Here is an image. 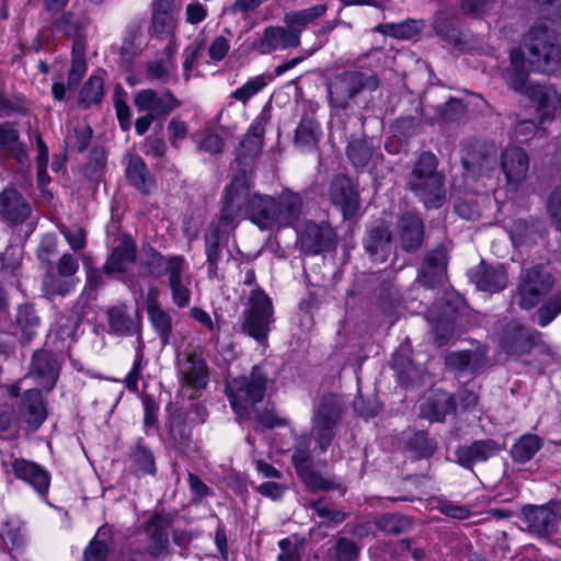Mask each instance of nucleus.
Instances as JSON below:
<instances>
[{
    "instance_id": "f257e3e1",
    "label": "nucleus",
    "mask_w": 561,
    "mask_h": 561,
    "mask_svg": "<svg viewBox=\"0 0 561 561\" xmlns=\"http://www.w3.org/2000/svg\"><path fill=\"white\" fill-rule=\"evenodd\" d=\"M251 178L244 171H239L225 188L224 205L220 221L230 225L242 213L261 229L275 228V197L255 193L251 196Z\"/></svg>"
},
{
    "instance_id": "f03ea898",
    "label": "nucleus",
    "mask_w": 561,
    "mask_h": 561,
    "mask_svg": "<svg viewBox=\"0 0 561 561\" xmlns=\"http://www.w3.org/2000/svg\"><path fill=\"white\" fill-rule=\"evenodd\" d=\"M437 158L432 152H423L409 179V187L426 208H439L446 198L444 175L437 171Z\"/></svg>"
},
{
    "instance_id": "7ed1b4c3",
    "label": "nucleus",
    "mask_w": 561,
    "mask_h": 561,
    "mask_svg": "<svg viewBox=\"0 0 561 561\" xmlns=\"http://www.w3.org/2000/svg\"><path fill=\"white\" fill-rule=\"evenodd\" d=\"M528 65L541 72L554 71L561 65V44L556 32L543 24L533 26L519 48Z\"/></svg>"
},
{
    "instance_id": "20e7f679",
    "label": "nucleus",
    "mask_w": 561,
    "mask_h": 561,
    "mask_svg": "<svg viewBox=\"0 0 561 561\" xmlns=\"http://www.w3.org/2000/svg\"><path fill=\"white\" fill-rule=\"evenodd\" d=\"M510 58L511 68L506 73L507 84L516 92L527 95L537 103V110L541 113V123H543L554 110L553 101L557 96V91L551 87L542 84H527L528 75L524 68L526 58L520 50H512Z\"/></svg>"
},
{
    "instance_id": "39448f33",
    "label": "nucleus",
    "mask_w": 561,
    "mask_h": 561,
    "mask_svg": "<svg viewBox=\"0 0 561 561\" xmlns=\"http://www.w3.org/2000/svg\"><path fill=\"white\" fill-rule=\"evenodd\" d=\"M267 377L255 366L250 375L234 378L227 385V396L236 414L245 419L249 416L250 407H254L264 398Z\"/></svg>"
},
{
    "instance_id": "423d86ee",
    "label": "nucleus",
    "mask_w": 561,
    "mask_h": 561,
    "mask_svg": "<svg viewBox=\"0 0 561 561\" xmlns=\"http://www.w3.org/2000/svg\"><path fill=\"white\" fill-rule=\"evenodd\" d=\"M378 85L379 80L371 71H344L329 82V99L333 106L345 108L354 96L365 90L374 91Z\"/></svg>"
},
{
    "instance_id": "0eeeda50",
    "label": "nucleus",
    "mask_w": 561,
    "mask_h": 561,
    "mask_svg": "<svg viewBox=\"0 0 561 561\" xmlns=\"http://www.w3.org/2000/svg\"><path fill=\"white\" fill-rule=\"evenodd\" d=\"M554 284L552 274L543 264H535L522 270L516 289L517 304L529 310L551 290Z\"/></svg>"
},
{
    "instance_id": "6e6552de",
    "label": "nucleus",
    "mask_w": 561,
    "mask_h": 561,
    "mask_svg": "<svg viewBox=\"0 0 561 561\" xmlns=\"http://www.w3.org/2000/svg\"><path fill=\"white\" fill-rule=\"evenodd\" d=\"M241 331L259 342L267 339L273 322L271 299L261 290L253 289L249 296V308L243 311Z\"/></svg>"
},
{
    "instance_id": "1a4fd4ad",
    "label": "nucleus",
    "mask_w": 561,
    "mask_h": 561,
    "mask_svg": "<svg viewBox=\"0 0 561 561\" xmlns=\"http://www.w3.org/2000/svg\"><path fill=\"white\" fill-rule=\"evenodd\" d=\"M341 419V409L333 398L323 399L318 408L312 422L311 437L314 439L319 451L324 453L330 447L334 436V427Z\"/></svg>"
},
{
    "instance_id": "9d476101",
    "label": "nucleus",
    "mask_w": 561,
    "mask_h": 561,
    "mask_svg": "<svg viewBox=\"0 0 561 561\" xmlns=\"http://www.w3.org/2000/svg\"><path fill=\"white\" fill-rule=\"evenodd\" d=\"M175 514L165 511H156L144 524V530L149 538L148 553L158 558L169 553L168 529L173 524Z\"/></svg>"
},
{
    "instance_id": "9b49d317",
    "label": "nucleus",
    "mask_w": 561,
    "mask_h": 561,
    "mask_svg": "<svg viewBox=\"0 0 561 561\" xmlns=\"http://www.w3.org/2000/svg\"><path fill=\"white\" fill-rule=\"evenodd\" d=\"M134 105L138 112L148 113L156 118H164L178 108L181 102L169 90L158 92L153 89H142L135 94Z\"/></svg>"
},
{
    "instance_id": "f8f14e48",
    "label": "nucleus",
    "mask_w": 561,
    "mask_h": 561,
    "mask_svg": "<svg viewBox=\"0 0 561 561\" xmlns=\"http://www.w3.org/2000/svg\"><path fill=\"white\" fill-rule=\"evenodd\" d=\"M522 513L528 530L539 537L554 534L561 519V513L552 504L525 505Z\"/></svg>"
},
{
    "instance_id": "ddd939ff",
    "label": "nucleus",
    "mask_w": 561,
    "mask_h": 561,
    "mask_svg": "<svg viewBox=\"0 0 561 561\" xmlns=\"http://www.w3.org/2000/svg\"><path fill=\"white\" fill-rule=\"evenodd\" d=\"M298 243L306 254H319L334 247L335 233L329 224L306 221L298 232Z\"/></svg>"
},
{
    "instance_id": "4468645a",
    "label": "nucleus",
    "mask_w": 561,
    "mask_h": 561,
    "mask_svg": "<svg viewBox=\"0 0 561 561\" xmlns=\"http://www.w3.org/2000/svg\"><path fill=\"white\" fill-rule=\"evenodd\" d=\"M178 369L183 387L201 390L208 383V368L204 357L196 352H185L178 357Z\"/></svg>"
},
{
    "instance_id": "2eb2a0df",
    "label": "nucleus",
    "mask_w": 561,
    "mask_h": 561,
    "mask_svg": "<svg viewBox=\"0 0 561 561\" xmlns=\"http://www.w3.org/2000/svg\"><path fill=\"white\" fill-rule=\"evenodd\" d=\"M106 318L111 334L131 336L140 332L141 316L137 308L119 304L107 309Z\"/></svg>"
},
{
    "instance_id": "dca6fc26",
    "label": "nucleus",
    "mask_w": 561,
    "mask_h": 561,
    "mask_svg": "<svg viewBox=\"0 0 561 561\" xmlns=\"http://www.w3.org/2000/svg\"><path fill=\"white\" fill-rule=\"evenodd\" d=\"M299 45L300 41L297 39V35L288 32L286 26H267L252 42L251 47L261 55H267L276 50L298 47Z\"/></svg>"
},
{
    "instance_id": "f3484780",
    "label": "nucleus",
    "mask_w": 561,
    "mask_h": 561,
    "mask_svg": "<svg viewBox=\"0 0 561 561\" xmlns=\"http://www.w3.org/2000/svg\"><path fill=\"white\" fill-rule=\"evenodd\" d=\"M59 376V366L55 357L46 351H36L33 354L26 378L49 392L54 389Z\"/></svg>"
},
{
    "instance_id": "a211bd4d",
    "label": "nucleus",
    "mask_w": 561,
    "mask_h": 561,
    "mask_svg": "<svg viewBox=\"0 0 561 561\" xmlns=\"http://www.w3.org/2000/svg\"><path fill=\"white\" fill-rule=\"evenodd\" d=\"M330 198L344 218L353 217L359 207L358 192L346 175H336L330 185Z\"/></svg>"
},
{
    "instance_id": "6ab92c4d",
    "label": "nucleus",
    "mask_w": 561,
    "mask_h": 561,
    "mask_svg": "<svg viewBox=\"0 0 561 561\" xmlns=\"http://www.w3.org/2000/svg\"><path fill=\"white\" fill-rule=\"evenodd\" d=\"M47 417V409L39 389L23 392L19 405V419L31 431H37Z\"/></svg>"
},
{
    "instance_id": "aec40b11",
    "label": "nucleus",
    "mask_w": 561,
    "mask_h": 561,
    "mask_svg": "<svg viewBox=\"0 0 561 561\" xmlns=\"http://www.w3.org/2000/svg\"><path fill=\"white\" fill-rule=\"evenodd\" d=\"M501 168L507 184L517 187L527 176L529 159L524 149L518 147L506 148L501 157Z\"/></svg>"
},
{
    "instance_id": "412c9836",
    "label": "nucleus",
    "mask_w": 561,
    "mask_h": 561,
    "mask_svg": "<svg viewBox=\"0 0 561 561\" xmlns=\"http://www.w3.org/2000/svg\"><path fill=\"white\" fill-rule=\"evenodd\" d=\"M32 213L26 198L14 187H7L0 194V215L13 225L24 222Z\"/></svg>"
},
{
    "instance_id": "4be33fe9",
    "label": "nucleus",
    "mask_w": 561,
    "mask_h": 561,
    "mask_svg": "<svg viewBox=\"0 0 561 561\" xmlns=\"http://www.w3.org/2000/svg\"><path fill=\"white\" fill-rule=\"evenodd\" d=\"M14 476L31 485L38 494L45 495L50 485V476L39 465L19 458L12 462Z\"/></svg>"
},
{
    "instance_id": "5701e85b",
    "label": "nucleus",
    "mask_w": 561,
    "mask_h": 561,
    "mask_svg": "<svg viewBox=\"0 0 561 561\" xmlns=\"http://www.w3.org/2000/svg\"><path fill=\"white\" fill-rule=\"evenodd\" d=\"M500 450L501 447L495 440L481 439L470 445L459 446L455 451V456L461 467L472 469L474 463L486 461Z\"/></svg>"
},
{
    "instance_id": "b1692460",
    "label": "nucleus",
    "mask_w": 561,
    "mask_h": 561,
    "mask_svg": "<svg viewBox=\"0 0 561 561\" xmlns=\"http://www.w3.org/2000/svg\"><path fill=\"white\" fill-rule=\"evenodd\" d=\"M275 228L294 226L302 213V198L298 193L284 191L275 197Z\"/></svg>"
},
{
    "instance_id": "393cba45",
    "label": "nucleus",
    "mask_w": 561,
    "mask_h": 561,
    "mask_svg": "<svg viewBox=\"0 0 561 561\" xmlns=\"http://www.w3.org/2000/svg\"><path fill=\"white\" fill-rule=\"evenodd\" d=\"M479 290L491 294L503 290L508 284L507 272L504 265H488L481 262L471 276Z\"/></svg>"
},
{
    "instance_id": "a878e982",
    "label": "nucleus",
    "mask_w": 561,
    "mask_h": 561,
    "mask_svg": "<svg viewBox=\"0 0 561 561\" xmlns=\"http://www.w3.org/2000/svg\"><path fill=\"white\" fill-rule=\"evenodd\" d=\"M447 256L442 248H437L424 257L417 282L425 287L434 288L443 284L446 276Z\"/></svg>"
},
{
    "instance_id": "bb28decb",
    "label": "nucleus",
    "mask_w": 561,
    "mask_h": 561,
    "mask_svg": "<svg viewBox=\"0 0 561 561\" xmlns=\"http://www.w3.org/2000/svg\"><path fill=\"white\" fill-rule=\"evenodd\" d=\"M398 234L403 250L416 251L423 241V221L414 214L405 213L398 220Z\"/></svg>"
},
{
    "instance_id": "cd10ccee",
    "label": "nucleus",
    "mask_w": 561,
    "mask_h": 561,
    "mask_svg": "<svg viewBox=\"0 0 561 561\" xmlns=\"http://www.w3.org/2000/svg\"><path fill=\"white\" fill-rule=\"evenodd\" d=\"M0 152L14 157L21 164L27 161V149L20 139V131L15 123L3 122L0 124Z\"/></svg>"
},
{
    "instance_id": "c85d7f7f",
    "label": "nucleus",
    "mask_w": 561,
    "mask_h": 561,
    "mask_svg": "<svg viewBox=\"0 0 561 561\" xmlns=\"http://www.w3.org/2000/svg\"><path fill=\"white\" fill-rule=\"evenodd\" d=\"M136 252L133 239L129 236H124L107 257L103 265V272L108 275L124 272L127 264L136 261Z\"/></svg>"
},
{
    "instance_id": "c756f323",
    "label": "nucleus",
    "mask_w": 561,
    "mask_h": 561,
    "mask_svg": "<svg viewBox=\"0 0 561 561\" xmlns=\"http://www.w3.org/2000/svg\"><path fill=\"white\" fill-rule=\"evenodd\" d=\"M168 277L169 288L171 290L172 301L179 308L188 306L191 301V276L187 271L186 261L175 268H172Z\"/></svg>"
},
{
    "instance_id": "7c9ffc66",
    "label": "nucleus",
    "mask_w": 561,
    "mask_h": 561,
    "mask_svg": "<svg viewBox=\"0 0 561 561\" xmlns=\"http://www.w3.org/2000/svg\"><path fill=\"white\" fill-rule=\"evenodd\" d=\"M391 232L380 224L371 228L365 241V248L375 261L385 262L391 251Z\"/></svg>"
},
{
    "instance_id": "2f4dec72",
    "label": "nucleus",
    "mask_w": 561,
    "mask_h": 561,
    "mask_svg": "<svg viewBox=\"0 0 561 561\" xmlns=\"http://www.w3.org/2000/svg\"><path fill=\"white\" fill-rule=\"evenodd\" d=\"M152 290L149 291V299L147 305L148 318L157 332L163 345L169 344L172 335V318L157 301L152 298Z\"/></svg>"
},
{
    "instance_id": "473e14b6",
    "label": "nucleus",
    "mask_w": 561,
    "mask_h": 561,
    "mask_svg": "<svg viewBox=\"0 0 561 561\" xmlns=\"http://www.w3.org/2000/svg\"><path fill=\"white\" fill-rule=\"evenodd\" d=\"M325 4H317L304 10L291 11L284 15V23L288 32H293L297 35V39L300 41L302 30L311 22L322 16L327 12Z\"/></svg>"
},
{
    "instance_id": "72a5a7b5",
    "label": "nucleus",
    "mask_w": 561,
    "mask_h": 561,
    "mask_svg": "<svg viewBox=\"0 0 561 561\" xmlns=\"http://www.w3.org/2000/svg\"><path fill=\"white\" fill-rule=\"evenodd\" d=\"M185 262L182 255L163 256L157 250L150 248L146 252L145 266L153 277L170 276L172 268L181 266Z\"/></svg>"
},
{
    "instance_id": "f704fd0d",
    "label": "nucleus",
    "mask_w": 561,
    "mask_h": 561,
    "mask_svg": "<svg viewBox=\"0 0 561 561\" xmlns=\"http://www.w3.org/2000/svg\"><path fill=\"white\" fill-rule=\"evenodd\" d=\"M126 176L129 183L144 194H149L154 186V179L139 156L129 158Z\"/></svg>"
},
{
    "instance_id": "c9c22d12",
    "label": "nucleus",
    "mask_w": 561,
    "mask_h": 561,
    "mask_svg": "<svg viewBox=\"0 0 561 561\" xmlns=\"http://www.w3.org/2000/svg\"><path fill=\"white\" fill-rule=\"evenodd\" d=\"M104 98V77L103 71H98L89 77L82 84L79 95L78 105L82 108H89L99 105Z\"/></svg>"
},
{
    "instance_id": "e433bc0d",
    "label": "nucleus",
    "mask_w": 561,
    "mask_h": 561,
    "mask_svg": "<svg viewBox=\"0 0 561 561\" xmlns=\"http://www.w3.org/2000/svg\"><path fill=\"white\" fill-rule=\"evenodd\" d=\"M321 135L320 126L311 118H302L295 131V146L302 151L313 150Z\"/></svg>"
},
{
    "instance_id": "4c0bfd02",
    "label": "nucleus",
    "mask_w": 561,
    "mask_h": 561,
    "mask_svg": "<svg viewBox=\"0 0 561 561\" xmlns=\"http://www.w3.org/2000/svg\"><path fill=\"white\" fill-rule=\"evenodd\" d=\"M542 440L535 434L523 435L511 449L512 459L518 463H526L541 449Z\"/></svg>"
},
{
    "instance_id": "58836bf2",
    "label": "nucleus",
    "mask_w": 561,
    "mask_h": 561,
    "mask_svg": "<svg viewBox=\"0 0 561 561\" xmlns=\"http://www.w3.org/2000/svg\"><path fill=\"white\" fill-rule=\"evenodd\" d=\"M446 363L460 371H476L485 363V356L479 351H461L450 353L446 357Z\"/></svg>"
},
{
    "instance_id": "ea45409f",
    "label": "nucleus",
    "mask_w": 561,
    "mask_h": 561,
    "mask_svg": "<svg viewBox=\"0 0 561 561\" xmlns=\"http://www.w3.org/2000/svg\"><path fill=\"white\" fill-rule=\"evenodd\" d=\"M16 325L21 331L22 340L24 342H30L35 335H37L41 320L33 306L24 305L19 308Z\"/></svg>"
},
{
    "instance_id": "a19ab883",
    "label": "nucleus",
    "mask_w": 561,
    "mask_h": 561,
    "mask_svg": "<svg viewBox=\"0 0 561 561\" xmlns=\"http://www.w3.org/2000/svg\"><path fill=\"white\" fill-rule=\"evenodd\" d=\"M529 331L517 324H511L503 340V347L507 353L522 354L530 347Z\"/></svg>"
},
{
    "instance_id": "79ce46f5",
    "label": "nucleus",
    "mask_w": 561,
    "mask_h": 561,
    "mask_svg": "<svg viewBox=\"0 0 561 561\" xmlns=\"http://www.w3.org/2000/svg\"><path fill=\"white\" fill-rule=\"evenodd\" d=\"M169 435L179 447H186L191 443L192 428L183 411L176 410L170 415Z\"/></svg>"
},
{
    "instance_id": "37998d69",
    "label": "nucleus",
    "mask_w": 561,
    "mask_h": 561,
    "mask_svg": "<svg viewBox=\"0 0 561 561\" xmlns=\"http://www.w3.org/2000/svg\"><path fill=\"white\" fill-rule=\"evenodd\" d=\"M376 526L386 535L399 536L411 529L412 520L401 514L388 513L377 518Z\"/></svg>"
},
{
    "instance_id": "c03bdc74",
    "label": "nucleus",
    "mask_w": 561,
    "mask_h": 561,
    "mask_svg": "<svg viewBox=\"0 0 561 561\" xmlns=\"http://www.w3.org/2000/svg\"><path fill=\"white\" fill-rule=\"evenodd\" d=\"M373 151L374 146L371 139L356 138L348 144L346 154L356 168H363L370 161Z\"/></svg>"
},
{
    "instance_id": "a18cd8bd",
    "label": "nucleus",
    "mask_w": 561,
    "mask_h": 561,
    "mask_svg": "<svg viewBox=\"0 0 561 561\" xmlns=\"http://www.w3.org/2000/svg\"><path fill=\"white\" fill-rule=\"evenodd\" d=\"M131 466L138 476L154 474L156 463L151 450L138 443L129 455Z\"/></svg>"
},
{
    "instance_id": "49530a36",
    "label": "nucleus",
    "mask_w": 561,
    "mask_h": 561,
    "mask_svg": "<svg viewBox=\"0 0 561 561\" xmlns=\"http://www.w3.org/2000/svg\"><path fill=\"white\" fill-rule=\"evenodd\" d=\"M153 32L158 36L172 35L175 27L173 14L163 9L162 0H156L153 4L152 15Z\"/></svg>"
},
{
    "instance_id": "de8ad7c7",
    "label": "nucleus",
    "mask_w": 561,
    "mask_h": 561,
    "mask_svg": "<svg viewBox=\"0 0 561 561\" xmlns=\"http://www.w3.org/2000/svg\"><path fill=\"white\" fill-rule=\"evenodd\" d=\"M222 249L217 231L205 236V254L207 256V268L209 278L219 277L218 263L221 260Z\"/></svg>"
},
{
    "instance_id": "09e8293b",
    "label": "nucleus",
    "mask_w": 561,
    "mask_h": 561,
    "mask_svg": "<svg viewBox=\"0 0 561 561\" xmlns=\"http://www.w3.org/2000/svg\"><path fill=\"white\" fill-rule=\"evenodd\" d=\"M272 77L260 75L249 79L243 85L231 92V98L247 103L252 96L262 91L271 81Z\"/></svg>"
},
{
    "instance_id": "8fccbe9b",
    "label": "nucleus",
    "mask_w": 561,
    "mask_h": 561,
    "mask_svg": "<svg viewBox=\"0 0 561 561\" xmlns=\"http://www.w3.org/2000/svg\"><path fill=\"white\" fill-rule=\"evenodd\" d=\"M77 283L76 278L48 274L44 279V287L49 296H65L75 289Z\"/></svg>"
},
{
    "instance_id": "3c124183",
    "label": "nucleus",
    "mask_w": 561,
    "mask_h": 561,
    "mask_svg": "<svg viewBox=\"0 0 561 561\" xmlns=\"http://www.w3.org/2000/svg\"><path fill=\"white\" fill-rule=\"evenodd\" d=\"M87 71V62L83 56V48H79L78 44L73 47V57L71 67L68 72V88H76Z\"/></svg>"
},
{
    "instance_id": "603ef678",
    "label": "nucleus",
    "mask_w": 561,
    "mask_h": 561,
    "mask_svg": "<svg viewBox=\"0 0 561 561\" xmlns=\"http://www.w3.org/2000/svg\"><path fill=\"white\" fill-rule=\"evenodd\" d=\"M21 528L22 522L18 517L9 516L0 526V537L5 545L10 542L12 546H18L22 538Z\"/></svg>"
},
{
    "instance_id": "864d4df0",
    "label": "nucleus",
    "mask_w": 561,
    "mask_h": 561,
    "mask_svg": "<svg viewBox=\"0 0 561 561\" xmlns=\"http://www.w3.org/2000/svg\"><path fill=\"white\" fill-rule=\"evenodd\" d=\"M174 65L172 61L153 60L147 65V77L161 83H169L172 79Z\"/></svg>"
},
{
    "instance_id": "5fc2aeb1",
    "label": "nucleus",
    "mask_w": 561,
    "mask_h": 561,
    "mask_svg": "<svg viewBox=\"0 0 561 561\" xmlns=\"http://www.w3.org/2000/svg\"><path fill=\"white\" fill-rule=\"evenodd\" d=\"M298 476L301 478L307 488L312 491L331 490L336 486L335 482L332 479L321 476L312 468H308Z\"/></svg>"
},
{
    "instance_id": "6e6d98bb",
    "label": "nucleus",
    "mask_w": 561,
    "mask_h": 561,
    "mask_svg": "<svg viewBox=\"0 0 561 561\" xmlns=\"http://www.w3.org/2000/svg\"><path fill=\"white\" fill-rule=\"evenodd\" d=\"M92 137V128L88 125H80L73 128L72 134L67 137V144L78 152L88 149Z\"/></svg>"
},
{
    "instance_id": "4d7b16f0",
    "label": "nucleus",
    "mask_w": 561,
    "mask_h": 561,
    "mask_svg": "<svg viewBox=\"0 0 561 561\" xmlns=\"http://www.w3.org/2000/svg\"><path fill=\"white\" fill-rule=\"evenodd\" d=\"M306 506L312 508L319 517L328 518L334 524H340L345 519V514L341 511L332 510L325 499L310 501Z\"/></svg>"
},
{
    "instance_id": "13d9d810",
    "label": "nucleus",
    "mask_w": 561,
    "mask_h": 561,
    "mask_svg": "<svg viewBox=\"0 0 561 561\" xmlns=\"http://www.w3.org/2000/svg\"><path fill=\"white\" fill-rule=\"evenodd\" d=\"M30 104L25 98L13 96L5 98L0 96V113L4 116L12 114H25L28 111Z\"/></svg>"
},
{
    "instance_id": "bf43d9fd",
    "label": "nucleus",
    "mask_w": 561,
    "mask_h": 561,
    "mask_svg": "<svg viewBox=\"0 0 561 561\" xmlns=\"http://www.w3.org/2000/svg\"><path fill=\"white\" fill-rule=\"evenodd\" d=\"M262 146L263 140L252 138L251 136H244L238 153L240 163L247 164L248 161H251L257 157L262 150Z\"/></svg>"
},
{
    "instance_id": "052dcab7",
    "label": "nucleus",
    "mask_w": 561,
    "mask_h": 561,
    "mask_svg": "<svg viewBox=\"0 0 561 561\" xmlns=\"http://www.w3.org/2000/svg\"><path fill=\"white\" fill-rule=\"evenodd\" d=\"M494 4V0H461L460 12L465 16L480 18Z\"/></svg>"
},
{
    "instance_id": "680f3d73",
    "label": "nucleus",
    "mask_w": 561,
    "mask_h": 561,
    "mask_svg": "<svg viewBox=\"0 0 561 561\" xmlns=\"http://www.w3.org/2000/svg\"><path fill=\"white\" fill-rule=\"evenodd\" d=\"M204 39H195L185 47L183 51V69L185 72L186 80L190 77V71L194 68L196 61L198 60L201 53L204 49Z\"/></svg>"
},
{
    "instance_id": "e2e57ef3",
    "label": "nucleus",
    "mask_w": 561,
    "mask_h": 561,
    "mask_svg": "<svg viewBox=\"0 0 561 561\" xmlns=\"http://www.w3.org/2000/svg\"><path fill=\"white\" fill-rule=\"evenodd\" d=\"M512 241L515 244H523L534 233L533 226L524 219L513 220L507 227Z\"/></svg>"
},
{
    "instance_id": "0e129e2a",
    "label": "nucleus",
    "mask_w": 561,
    "mask_h": 561,
    "mask_svg": "<svg viewBox=\"0 0 561 561\" xmlns=\"http://www.w3.org/2000/svg\"><path fill=\"white\" fill-rule=\"evenodd\" d=\"M60 232L64 234L68 244L73 251H80L85 248V231L79 226L68 228L66 226L60 227Z\"/></svg>"
},
{
    "instance_id": "69168bd1",
    "label": "nucleus",
    "mask_w": 561,
    "mask_h": 561,
    "mask_svg": "<svg viewBox=\"0 0 561 561\" xmlns=\"http://www.w3.org/2000/svg\"><path fill=\"white\" fill-rule=\"evenodd\" d=\"M230 50V41L224 35L214 37L208 46V56L213 61H221Z\"/></svg>"
},
{
    "instance_id": "338daca9",
    "label": "nucleus",
    "mask_w": 561,
    "mask_h": 561,
    "mask_svg": "<svg viewBox=\"0 0 561 561\" xmlns=\"http://www.w3.org/2000/svg\"><path fill=\"white\" fill-rule=\"evenodd\" d=\"M547 210L552 224L561 231V185L551 192L547 203Z\"/></svg>"
},
{
    "instance_id": "774afa93",
    "label": "nucleus",
    "mask_w": 561,
    "mask_h": 561,
    "mask_svg": "<svg viewBox=\"0 0 561 561\" xmlns=\"http://www.w3.org/2000/svg\"><path fill=\"white\" fill-rule=\"evenodd\" d=\"M358 547L347 538H340L335 545L337 561H354L358 557Z\"/></svg>"
}]
</instances>
